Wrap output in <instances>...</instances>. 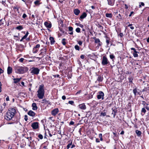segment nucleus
<instances>
[{
  "label": "nucleus",
  "mask_w": 149,
  "mask_h": 149,
  "mask_svg": "<svg viewBox=\"0 0 149 149\" xmlns=\"http://www.w3.org/2000/svg\"><path fill=\"white\" fill-rule=\"evenodd\" d=\"M49 101H47L46 99H44L42 100V102H41V103H44V102H46L49 103Z\"/></svg>",
  "instance_id": "obj_35"
},
{
  "label": "nucleus",
  "mask_w": 149,
  "mask_h": 149,
  "mask_svg": "<svg viewBox=\"0 0 149 149\" xmlns=\"http://www.w3.org/2000/svg\"><path fill=\"white\" fill-rule=\"evenodd\" d=\"M105 16L107 17L112 18L113 16V15L111 13H106L105 14Z\"/></svg>",
  "instance_id": "obj_22"
},
{
  "label": "nucleus",
  "mask_w": 149,
  "mask_h": 149,
  "mask_svg": "<svg viewBox=\"0 0 149 149\" xmlns=\"http://www.w3.org/2000/svg\"><path fill=\"white\" fill-rule=\"evenodd\" d=\"M148 105H146V106H145V105H144V108H145V109L146 108L147 110L149 111V107H148Z\"/></svg>",
  "instance_id": "obj_46"
},
{
  "label": "nucleus",
  "mask_w": 149,
  "mask_h": 149,
  "mask_svg": "<svg viewBox=\"0 0 149 149\" xmlns=\"http://www.w3.org/2000/svg\"><path fill=\"white\" fill-rule=\"evenodd\" d=\"M98 45L99 46H101L102 45V43L100 41L98 43Z\"/></svg>",
  "instance_id": "obj_54"
},
{
  "label": "nucleus",
  "mask_w": 149,
  "mask_h": 149,
  "mask_svg": "<svg viewBox=\"0 0 149 149\" xmlns=\"http://www.w3.org/2000/svg\"><path fill=\"white\" fill-rule=\"evenodd\" d=\"M74 103V102L73 101H69L68 102V103L71 105H72Z\"/></svg>",
  "instance_id": "obj_45"
},
{
  "label": "nucleus",
  "mask_w": 149,
  "mask_h": 149,
  "mask_svg": "<svg viewBox=\"0 0 149 149\" xmlns=\"http://www.w3.org/2000/svg\"><path fill=\"white\" fill-rule=\"evenodd\" d=\"M78 43L80 45H81L82 44V42L81 41H79L78 42Z\"/></svg>",
  "instance_id": "obj_49"
},
{
  "label": "nucleus",
  "mask_w": 149,
  "mask_h": 149,
  "mask_svg": "<svg viewBox=\"0 0 149 149\" xmlns=\"http://www.w3.org/2000/svg\"><path fill=\"white\" fill-rule=\"evenodd\" d=\"M99 94L97 95V97L98 99H100L102 98V100L104 99V94L103 92L102 91H99L98 92Z\"/></svg>",
  "instance_id": "obj_6"
},
{
  "label": "nucleus",
  "mask_w": 149,
  "mask_h": 149,
  "mask_svg": "<svg viewBox=\"0 0 149 149\" xmlns=\"http://www.w3.org/2000/svg\"><path fill=\"white\" fill-rule=\"evenodd\" d=\"M109 63V62L106 57L105 56H103L102 62V65H107Z\"/></svg>",
  "instance_id": "obj_5"
},
{
  "label": "nucleus",
  "mask_w": 149,
  "mask_h": 149,
  "mask_svg": "<svg viewBox=\"0 0 149 149\" xmlns=\"http://www.w3.org/2000/svg\"><path fill=\"white\" fill-rule=\"evenodd\" d=\"M24 120L26 121H27L28 120L27 116V115H25L24 116Z\"/></svg>",
  "instance_id": "obj_50"
},
{
  "label": "nucleus",
  "mask_w": 149,
  "mask_h": 149,
  "mask_svg": "<svg viewBox=\"0 0 149 149\" xmlns=\"http://www.w3.org/2000/svg\"><path fill=\"white\" fill-rule=\"evenodd\" d=\"M136 134L138 136H140L141 135V132L140 131L138 130H136Z\"/></svg>",
  "instance_id": "obj_27"
},
{
  "label": "nucleus",
  "mask_w": 149,
  "mask_h": 149,
  "mask_svg": "<svg viewBox=\"0 0 149 149\" xmlns=\"http://www.w3.org/2000/svg\"><path fill=\"white\" fill-rule=\"evenodd\" d=\"M38 136L41 139H42L43 138L42 135L41 134H39Z\"/></svg>",
  "instance_id": "obj_40"
},
{
  "label": "nucleus",
  "mask_w": 149,
  "mask_h": 149,
  "mask_svg": "<svg viewBox=\"0 0 149 149\" xmlns=\"http://www.w3.org/2000/svg\"><path fill=\"white\" fill-rule=\"evenodd\" d=\"M32 109L33 110H36L38 109V107L35 103H33L32 105Z\"/></svg>",
  "instance_id": "obj_13"
},
{
  "label": "nucleus",
  "mask_w": 149,
  "mask_h": 149,
  "mask_svg": "<svg viewBox=\"0 0 149 149\" xmlns=\"http://www.w3.org/2000/svg\"><path fill=\"white\" fill-rule=\"evenodd\" d=\"M38 51V49H37L33 47V53H36Z\"/></svg>",
  "instance_id": "obj_33"
},
{
  "label": "nucleus",
  "mask_w": 149,
  "mask_h": 149,
  "mask_svg": "<svg viewBox=\"0 0 149 149\" xmlns=\"http://www.w3.org/2000/svg\"><path fill=\"white\" fill-rule=\"evenodd\" d=\"M27 37V36H26V35H25L22 38V39H23L24 40Z\"/></svg>",
  "instance_id": "obj_61"
},
{
  "label": "nucleus",
  "mask_w": 149,
  "mask_h": 149,
  "mask_svg": "<svg viewBox=\"0 0 149 149\" xmlns=\"http://www.w3.org/2000/svg\"><path fill=\"white\" fill-rule=\"evenodd\" d=\"M24 60V58H21L19 59V61L21 62H23V61Z\"/></svg>",
  "instance_id": "obj_51"
},
{
  "label": "nucleus",
  "mask_w": 149,
  "mask_h": 149,
  "mask_svg": "<svg viewBox=\"0 0 149 149\" xmlns=\"http://www.w3.org/2000/svg\"><path fill=\"white\" fill-rule=\"evenodd\" d=\"M142 104H143L144 105V106L146 104V105H148V104L146 103V102L144 101H142Z\"/></svg>",
  "instance_id": "obj_42"
},
{
  "label": "nucleus",
  "mask_w": 149,
  "mask_h": 149,
  "mask_svg": "<svg viewBox=\"0 0 149 149\" xmlns=\"http://www.w3.org/2000/svg\"><path fill=\"white\" fill-rule=\"evenodd\" d=\"M49 40H50L51 43L52 44H54L55 42L54 38L52 37H50Z\"/></svg>",
  "instance_id": "obj_24"
},
{
  "label": "nucleus",
  "mask_w": 149,
  "mask_h": 149,
  "mask_svg": "<svg viewBox=\"0 0 149 149\" xmlns=\"http://www.w3.org/2000/svg\"><path fill=\"white\" fill-rule=\"evenodd\" d=\"M12 68L10 66L8 67L7 68V73L8 74H10L12 73Z\"/></svg>",
  "instance_id": "obj_17"
},
{
  "label": "nucleus",
  "mask_w": 149,
  "mask_h": 149,
  "mask_svg": "<svg viewBox=\"0 0 149 149\" xmlns=\"http://www.w3.org/2000/svg\"><path fill=\"white\" fill-rule=\"evenodd\" d=\"M95 40V42L96 43H98L100 42V40L98 38H94Z\"/></svg>",
  "instance_id": "obj_31"
},
{
  "label": "nucleus",
  "mask_w": 149,
  "mask_h": 149,
  "mask_svg": "<svg viewBox=\"0 0 149 149\" xmlns=\"http://www.w3.org/2000/svg\"><path fill=\"white\" fill-rule=\"evenodd\" d=\"M8 111L10 112L11 113H12L14 116L16 113V111L15 109L13 108L10 109Z\"/></svg>",
  "instance_id": "obj_16"
},
{
  "label": "nucleus",
  "mask_w": 149,
  "mask_h": 149,
  "mask_svg": "<svg viewBox=\"0 0 149 149\" xmlns=\"http://www.w3.org/2000/svg\"><path fill=\"white\" fill-rule=\"evenodd\" d=\"M74 122L73 121H71L69 123L70 125H73L74 124Z\"/></svg>",
  "instance_id": "obj_53"
},
{
  "label": "nucleus",
  "mask_w": 149,
  "mask_h": 149,
  "mask_svg": "<svg viewBox=\"0 0 149 149\" xmlns=\"http://www.w3.org/2000/svg\"><path fill=\"white\" fill-rule=\"evenodd\" d=\"M37 92V96L38 97L39 99H43L45 94V91L43 85H41L40 86Z\"/></svg>",
  "instance_id": "obj_1"
},
{
  "label": "nucleus",
  "mask_w": 149,
  "mask_h": 149,
  "mask_svg": "<svg viewBox=\"0 0 149 149\" xmlns=\"http://www.w3.org/2000/svg\"><path fill=\"white\" fill-rule=\"evenodd\" d=\"M3 70L0 68V74L3 72Z\"/></svg>",
  "instance_id": "obj_59"
},
{
  "label": "nucleus",
  "mask_w": 149,
  "mask_h": 149,
  "mask_svg": "<svg viewBox=\"0 0 149 149\" xmlns=\"http://www.w3.org/2000/svg\"><path fill=\"white\" fill-rule=\"evenodd\" d=\"M106 115V113L105 112H101L100 113V116H105Z\"/></svg>",
  "instance_id": "obj_39"
},
{
  "label": "nucleus",
  "mask_w": 149,
  "mask_h": 149,
  "mask_svg": "<svg viewBox=\"0 0 149 149\" xmlns=\"http://www.w3.org/2000/svg\"><path fill=\"white\" fill-rule=\"evenodd\" d=\"M41 50L42 52L40 53L39 55H41L43 56H44L46 54L47 49L46 48H45L44 49H42Z\"/></svg>",
  "instance_id": "obj_11"
},
{
  "label": "nucleus",
  "mask_w": 149,
  "mask_h": 149,
  "mask_svg": "<svg viewBox=\"0 0 149 149\" xmlns=\"http://www.w3.org/2000/svg\"><path fill=\"white\" fill-rule=\"evenodd\" d=\"M78 107L80 109L83 110H85L86 109V107L84 103L79 104Z\"/></svg>",
  "instance_id": "obj_9"
},
{
  "label": "nucleus",
  "mask_w": 149,
  "mask_h": 149,
  "mask_svg": "<svg viewBox=\"0 0 149 149\" xmlns=\"http://www.w3.org/2000/svg\"><path fill=\"white\" fill-rule=\"evenodd\" d=\"M108 4L111 6H113L114 3L113 0H108Z\"/></svg>",
  "instance_id": "obj_21"
},
{
  "label": "nucleus",
  "mask_w": 149,
  "mask_h": 149,
  "mask_svg": "<svg viewBox=\"0 0 149 149\" xmlns=\"http://www.w3.org/2000/svg\"><path fill=\"white\" fill-rule=\"evenodd\" d=\"M68 30L69 31H70V32L69 33L70 35H72L73 34V27L72 26H69L68 27Z\"/></svg>",
  "instance_id": "obj_18"
},
{
  "label": "nucleus",
  "mask_w": 149,
  "mask_h": 149,
  "mask_svg": "<svg viewBox=\"0 0 149 149\" xmlns=\"http://www.w3.org/2000/svg\"><path fill=\"white\" fill-rule=\"evenodd\" d=\"M103 80V76L101 75H99L98 76V78L97 79V81L99 83L100 82H101Z\"/></svg>",
  "instance_id": "obj_19"
},
{
  "label": "nucleus",
  "mask_w": 149,
  "mask_h": 149,
  "mask_svg": "<svg viewBox=\"0 0 149 149\" xmlns=\"http://www.w3.org/2000/svg\"><path fill=\"white\" fill-rule=\"evenodd\" d=\"M45 25L47 28H50L52 26L51 24L45 22L44 23Z\"/></svg>",
  "instance_id": "obj_14"
},
{
  "label": "nucleus",
  "mask_w": 149,
  "mask_h": 149,
  "mask_svg": "<svg viewBox=\"0 0 149 149\" xmlns=\"http://www.w3.org/2000/svg\"><path fill=\"white\" fill-rule=\"evenodd\" d=\"M75 31L79 33L80 32V29L79 28H77L76 29Z\"/></svg>",
  "instance_id": "obj_38"
},
{
  "label": "nucleus",
  "mask_w": 149,
  "mask_h": 149,
  "mask_svg": "<svg viewBox=\"0 0 149 149\" xmlns=\"http://www.w3.org/2000/svg\"><path fill=\"white\" fill-rule=\"evenodd\" d=\"M74 47L76 50L79 51L80 50L79 47L78 45H75Z\"/></svg>",
  "instance_id": "obj_34"
},
{
  "label": "nucleus",
  "mask_w": 149,
  "mask_h": 149,
  "mask_svg": "<svg viewBox=\"0 0 149 149\" xmlns=\"http://www.w3.org/2000/svg\"><path fill=\"white\" fill-rule=\"evenodd\" d=\"M79 26L81 28H83L84 27V26L81 24H79Z\"/></svg>",
  "instance_id": "obj_64"
},
{
  "label": "nucleus",
  "mask_w": 149,
  "mask_h": 149,
  "mask_svg": "<svg viewBox=\"0 0 149 149\" xmlns=\"http://www.w3.org/2000/svg\"><path fill=\"white\" fill-rule=\"evenodd\" d=\"M40 44H37L34 47V48L37 49H39V48L40 47Z\"/></svg>",
  "instance_id": "obj_37"
},
{
  "label": "nucleus",
  "mask_w": 149,
  "mask_h": 149,
  "mask_svg": "<svg viewBox=\"0 0 149 149\" xmlns=\"http://www.w3.org/2000/svg\"><path fill=\"white\" fill-rule=\"evenodd\" d=\"M74 14L76 15H78L80 13V11L78 9H75L74 10Z\"/></svg>",
  "instance_id": "obj_15"
},
{
  "label": "nucleus",
  "mask_w": 149,
  "mask_h": 149,
  "mask_svg": "<svg viewBox=\"0 0 149 149\" xmlns=\"http://www.w3.org/2000/svg\"><path fill=\"white\" fill-rule=\"evenodd\" d=\"M66 40V39L65 38H63L62 39V43L63 45H65L66 44V42H65V40Z\"/></svg>",
  "instance_id": "obj_32"
},
{
  "label": "nucleus",
  "mask_w": 149,
  "mask_h": 149,
  "mask_svg": "<svg viewBox=\"0 0 149 149\" xmlns=\"http://www.w3.org/2000/svg\"><path fill=\"white\" fill-rule=\"evenodd\" d=\"M141 4L139 5V7L141 8V6H144V3L143 2H141Z\"/></svg>",
  "instance_id": "obj_44"
},
{
  "label": "nucleus",
  "mask_w": 149,
  "mask_h": 149,
  "mask_svg": "<svg viewBox=\"0 0 149 149\" xmlns=\"http://www.w3.org/2000/svg\"><path fill=\"white\" fill-rule=\"evenodd\" d=\"M106 42L107 43V46H108V45L109 44V40H106Z\"/></svg>",
  "instance_id": "obj_52"
},
{
  "label": "nucleus",
  "mask_w": 149,
  "mask_h": 149,
  "mask_svg": "<svg viewBox=\"0 0 149 149\" xmlns=\"http://www.w3.org/2000/svg\"><path fill=\"white\" fill-rule=\"evenodd\" d=\"M117 113V111L116 110L113 109V112L112 113V114L113 115V117L115 118V116L116 115V113Z\"/></svg>",
  "instance_id": "obj_30"
},
{
  "label": "nucleus",
  "mask_w": 149,
  "mask_h": 149,
  "mask_svg": "<svg viewBox=\"0 0 149 149\" xmlns=\"http://www.w3.org/2000/svg\"><path fill=\"white\" fill-rule=\"evenodd\" d=\"M98 27L100 28V29H103V27L101 25H99Z\"/></svg>",
  "instance_id": "obj_56"
},
{
  "label": "nucleus",
  "mask_w": 149,
  "mask_h": 149,
  "mask_svg": "<svg viewBox=\"0 0 149 149\" xmlns=\"http://www.w3.org/2000/svg\"><path fill=\"white\" fill-rule=\"evenodd\" d=\"M31 73L33 75H38L39 74L40 70L37 68L33 67L30 69Z\"/></svg>",
  "instance_id": "obj_3"
},
{
  "label": "nucleus",
  "mask_w": 149,
  "mask_h": 149,
  "mask_svg": "<svg viewBox=\"0 0 149 149\" xmlns=\"http://www.w3.org/2000/svg\"><path fill=\"white\" fill-rule=\"evenodd\" d=\"M110 57L111 59L113 60L115 58V56L112 54H111L110 55Z\"/></svg>",
  "instance_id": "obj_41"
},
{
  "label": "nucleus",
  "mask_w": 149,
  "mask_h": 149,
  "mask_svg": "<svg viewBox=\"0 0 149 149\" xmlns=\"http://www.w3.org/2000/svg\"><path fill=\"white\" fill-rule=\"evenodd\" d=\"M33 24H33L32 22H28V24H27L29 25H31Z\"/></svg>",
  "instance_id": "obj_47"
},
{
  "label": "nucleus",
  "mask_w": 149,
  "mask_h": 149,
  "mask_svg": "<svg viewBox=\"0 0 149 149\" xmlns=\"http://www.w3.org/2000/svg\"><path fill=\"white\" fill-rule=\"evenodd\" d=\"M96 142L97 143H98L100 142L99 139L98 138H97L96 139Z\"/></svg>",
  "instance_id": "obj_60"
},
{
  "label": "nucleus",
  "mask_w": 149,
  "mask_h": 149,
  "mask_svg": "<svg viewBox=\"0 0 149 149\" xmlns=\"http://www.w3.org/2000/svg\"><path fill=\"white\" fill-rule=\"evenodd\" d=\"M119 35L120 37L122 38L123 36V34L122 33H121L119 34Z\"/></svg>",
  "instance_id": "obj_55"
},
{
  "label": "nucleus",
  "mask_w": 149,
  "mask_h": 149,
  "mask_svg": "<svg viewBox=\"0 0 149 149\" xmlns=\"http://www.w3.org/2000/svg\"><path fill=\"white\" fill-rule=\"evenodd\" d=\"M128 80L130 83H132V81L133 79V76H130L128 78Z\"/></svg>",
  "instance_id": "obj_26"
},
{
  "label": "nucleus",
  "mask_w": 149,
  "mask_h": 149,
  "mask_svg": "<svg viewBox=\"0 0 149 149\" xmlns=\"http://www.w3.org/2000/svg\"><path fill=\"white\" fill-rule=\"evenodd\" d=\"M138 53H139V52H138L136 51L135 52H133V54L134 56L135 57H138Z\"/></svg>",
  "instance_id": "obj_23"
},
{
  "label": "nucleus",
  "mask_w": 149,
  "mask_h": 149,
  "mask_svg": "<svg viewBox=\"0 0 149 149\" xmlns=\"http://www.w3.org/2000/svg\"><path fill=\"white\" fill-rule=\"evenodd\" d=\"M27 16L26 15V14L25 13H24V14H23L22 15V17L24 19H25V18L26 17H27Z\"/></svg>",
  "instance_id": "obj_43"
},
{
  "label": "nucleus",
  "mask_w": 149,
  "mask_h": 149,
  "mask_svg": "<svg viewBox=\"0 0 149 149\" xmlns=\"http://www.w3.org/2000/svg\"><path fill=\"white\" fill-rule=\"evenodd\" d=\"M14 69L15 72L19 74H23L27 70L26 68L20 67L17 65L15 66Z\"/></svg>",
  "instance_id": "obj_2"
},
{
  "label": "nucleus",
  "mask_w": 149,
  "mask_h": 149,
  "mask_svg": "<svg viewBox=\"0 0 149 149\" xmlns=\"http://www.w3.org/2000/svg\"><path fill=\"white\" fill-rule=\"evenodd\" d=\"M39 1L38 0H37L36 1H35L34 2V4H35V5H37V4H38L39 3Z\"/></svg>",
  "instance_id": "obj_48"
},
{
  "label": "nucleus",
  "mask_w": 149,
  "mask_h": 149,
  "mask_svg": "<svg viewBox=\"0 0 149 149\" xmlns=\"http://www.w3.org/2000/svg\"><path fill=\"white\" fill-rule=\"evenodd\" d=\"M62 98L63 100H65L66 99V97L64 95H63L62 96Z\"/></svg>",
  "instance_id": "obj_57"
},
{
  "label": "nucleus",
  "mask_w": 149,
  "mask_h": 149,
  "mask_svg": "<svg viewBox=\"0 0 149 149\" xmlns=\"http://www.w3.org/2000/svg\"><path fill=\"white\" fill-rule=\"evenodd\" d=\"M138 90H139L137 89L136 88L133 89V92L135 96H136L137 95H140L139 92L138 91Z\"/></svg>",
  "instance_id": "obj_12"
},
{
  "label": "nucleus",
  "mask_w": 149,
  "mask_h": 149,
  "mask_svg": "<svg viewBox=\"0 0 149 149\" xmlns=\"http://www.w3.org/2000/svg\"><path fill=\"white\" fill-rule=\"evenodd\" d=\"M80 58L82 59H84V56L83 55H82L80 56Z\"/></svg>",
  "instance_id": "obj_58"
},
{
  "label": "nucleus",
  "mask_w": 149,
  "mask_h": 149,
  "mask_svg": "<svg viewBox=\"0 0 149 149\" xmlns=\"http://www.w3.org/2000/svg\"><path fill=\"white\" fill-rule=\"evenodd\" d=\"M31 126L33 129H36L39 127L38 123V122H34L32 123Z\"/></svg>",
  "instance_id": "obj_7"
},
{
  "label": "nucleus",
  "mask_w": 149,
  "mask_h": 149,
  "mask_svg": "<svg viewBox=\"0 0 149 149\" xmlns=\"http://www.w3.org/2000/svg\"><path fill=\"white\" fill-rule=\"evenodd\" d=\"M125 8L126 9H127L128 8V6L126 4H125Z\"/></svg>",
  "instance_id": "obj_62"
},
{
  "label": "nucleus",
  "mask_w": 149,
  "mask_h": 149,
  "mask_svg": "<svg viewBox=\"0 0 149 149\" xmlns=\"http://www.w3.org/2000/svg\"><path fill=\"white\" fill-rule=\"evenodd\" d=\"M72 141L71 143L68 144L67 146V149H68L70 147V146L72 145Z\"/></svg>",
  "instance_id": "obj_36"
},
{
  "label": "nucleus",
  "mask_w": 149,
  "mask_h": 149,
  "mask_svg": "<svg viewBox=\"0 0 149 149\" xmlns=\"http://www.w3.org/2000/svg\"><path fill=\"white\" fill-rule=\"evenodd\" d=\"M16 29L17 30H21L23 29V27L22 26L19 25L18 26H17L16 28Z\"/></svg>",
  "instance_id": "obj_29"
},
{
  "label": "nucleus",
  "mask_w": 149,
  "mask_h": 149,
  "mask_svg": "<svg viewBox=\"0 0 149 149\" xmlns=\"http://www.w3.org/2000/svg\"><path fill=\"white\" fill-rule=\"evenodd\" d=\"M87 16V14L86 13H85L84 12L80 16V18L81 19H83L86 17Z\"/></svg>",
  "instance_id": "obj_20"
},
{
  "label": "nucleus",
  "mask_w": 149,
  "mask_h": 149,
  "mask_svg": "<svg viewBox=\"0 0 149 149\" xmlns=\"http://www.w3.org/2000/svg\"><path fill=\"white\" fill-rule=\"evenodd\" d=\"M28 114L31 116L34 117L35 116L36 113L33 111L30 110L27 113Z\"/></svg>",
  "instance_id": "obj_10"
},
{
  "label": "nucleus",
  "mask_w": 149,
  "mask_h": 149,
  "mask_svg": "<svg viewBox=\"0 0 149 149\" xmlns=\"http://www.w3.org/2000/svg\"><path fill=\"white\" fill-rule=\"evenodd\" d=\"M21 78H20V79L19 78H16V79H13L14 80V83H17L21 79Z\"/></svg>",
  "instance_id": "obj_28"
},
{
  "label": "nucleus",
  "mask_w": 149,
  "mask_h": 149,
  "mask_svg": "<svg viewBox=\"0 0 149 149\" xmlns=\"http://www.w3.org/2000/svg\"><path fill=\"white\" fill-rule=\"evenodd\" d=\"M99 137L100 138H101L102 137V134H99Z\"/></svg>",
  "instance_id": "obj_63"
},
{
  "label": "nucleus",
  "mask_w": 149,
  "mask_h": 149,
  "mask_svg": "<svg viewBox=\"0 0 149 149\" xmlns=\"http://www.w3.org/2000/svg\"><path fill=\"white\" fill-rule=\"evenodd\" d=\"M14 116L10 112L7 111L6 115L4 116V118L7 120H11Z\"/></svg>",
  "instance_id": "obj_4"
},
{
  "label": "nucleus",
  "mask_w": 149,
  "mask_h": 149,
  "mask_svg": "<svg viewBox=\"0 0 149 149\" xmlns=\"http://www.w3.org/2000/svg\"><path fill=\"white\" fill-rule=\"evenodd\" d=\"M141 112V115L142 116L146 112V110L145 108H142Z\"/></svg>",
  "instance_id": "obj_25"
},
{
  "label": "nucleus",
  "mask_w": 149,
  "mask_h": 149,
  "mask_svg": "<svg viewBox=\"0 0 149 149\" xmlns=\"http://www.w3.org/2000/svg\"><path fill=\"white\" fill-rule=\"evenodd\" d=\"M58 112V108H56L52 111L51 114L53 116H55L57 114Z\"/></svg>",
  "instance_id": "obj_8"
}]
</instances>
